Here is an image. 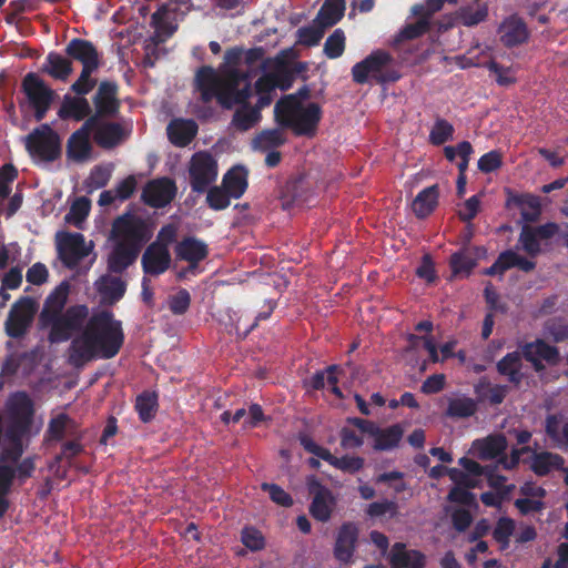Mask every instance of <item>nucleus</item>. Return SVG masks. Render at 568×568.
Segmentation results:
<instances>
[{
  "label": "nucleus",
  "mask_w": 568,
  "mask_h": 568,
  "mask_svg": "<svg viewBox=\"0 0 568 568\" xmlns=\"http://www.w3.org/2000/svg\"><path fill=\"white\" fill-rule=\"evenodd\" d=\"M306 485L308 493L313 496L310 505L311 516L321 523L328 521L335 505L332 491L314 475L307 477Z\"/></svg>",
  "instance_id": "2eb2a0df"
},
{
  "label": "nucleus",
  "mask_w": 568,
  "mask_h": 568,
  "mask_svg": "<svg viewBox=\"0 0 568 568\" xmlns=\"http://www.w3.org/2000/svg\"><path fill=\"white\" fill-rule=\"evenodd\" d=\"M358 538V525L354 521L343 523L336 531L333 547L334 558L341 564H351L357 549Z\"/></svg>",
  "instance_id": "dca6fc26"
},
{
  "label": "nucleus",
  "mask_w": 568,
  "mask_h": 568,
  "mask_svg": "<svg viewBox=\"0 0 568 568\" xmlns=\"http://www.w3.org/2000/svg\"><path fill=\"white\" fill-rule=\"evenodd\" d=\"M197 123L192 119H173L166 128L170 142L179 148L187 146L196 136Z\"/></svg>",
  "instance_id": "b1692460"
},
{
  "label": "nucleus",
  "mask_w": 568,
  "mask_h": 568,
  "mask_svg": "<svg viewBox=\"0 0 568 568\" xmlns=\"http://www.w3.org/2000/svg\"><path fill=\"white\" fill-rule=\"evenodd\" d=\"M392 568H424L426 557L419 550L406 549L404 544H395L390 555Z\"/></svg>",
  "instance_id": "cd10ccee"
},
{
  "label": "nucleus",
  "mask_w": 568,
  "mask_h": 568,
  "mask_svg": "<svg viewBox=\"0 0 568 568\" xmlns=\"http://www.w3.org/2000/svg\"><path fill=\"white\" fill-rule=\"evenodd\" d=\"M24 145L29 155L39 162H54L62 153L61 138L48 123L33 129L24 138Z\"/></svg>",
  "instance_id": "1a4fd4ad"
},
{
  "label": "nucleus",
  "mask_w": 568,
  "mask_h": 568,
  "mask_svg": "<svg viewBox=\"0 0 568 568\" xmlns=\"http://www.w3.org/2000/svg\"><path fill=\"white\" fill-rule=\"evenodd\" d=\"M530 468L537 476H547L551 470H565V458L551 452L535 453Z\"/></svg>",
  "instance_id": "7c9ffc66"
},
{
  "label": "nucleus",
  "mask_w": 568,
  "mask_h": 568,
  "mask_svg": "<svg viewBox=\"0 0 568 568\" xmlns=\"http://www.w3.org/2000/svg\"><path fill=\"white\" fill-rule=\"evenodd\" d=\"M393 57L385 50H375L364 60L355 63L352 68L353 81L357 84L375 82L385 84L396 82L400 74L394 69H389Z\"/></svg>",
  "instance_id": "6e6552de"
},
{
  "label": "nucleus",
  "mask_w": 568,
  "mask_h": 568,
  "mask_svg": "<svg viewBox=\"0 0 568 568\" xmlns=\"http://www.w3.org/2000/svg\"><path fill=\"white\" fill-rule=\"evenodd\" d=\"M263 491H267L273 503L282 507H291L294 501L292 496L276 484L263 483L261 485Z\"/></svg>",
  "instance_id": "4d7b16f0"
},
{
  "label": "nucleus",
  "mask_w": 568,
  "mask_h": 568,
  "mask_svg": "<svg viewBox=\"0 0 568 568\" xmlns=\"http://www.w3.org/2000/svg\"><path fill=\"white\" fill-rule=\"evenodd\" d=\"M286 138L281 129H267L261 131L253 140V148L261 152L276 150L285 144Z\"/></svg>",
  "instance_id": "a19ab883"
},
{
  "label": "nucleus",
  "mask_w": 568,
  "mask_h": 568,
  "mask_svg": "<svg viewBox=\"0 0 568 568\" xmlns=\"http://www.w3.org/2000/svg\"><path fill=\"white\" fill-rule=\"evenodd\" d=\"M404 435V429L400 424H394L386 428H381L376 425L372 437H374L373 448L378 452H386L396 448Z\"/></svg>",
  "instance_id": "c85d7f7f"
},
{
  "label": "nucleus",
  "mask_w": 568,
  "mask_h": 568,
  "mask_svg": "<svg viewBox=\"0 0 568 568\" xmlns=\"http://www.w3.org/2000/svg\"><path fill=\"white\" fill-rule=\"evenodd\" d=\"M439 187L437 184L423 189L414 199L412 210L417 219H426L438 205Z\"/></svg>",
  "instance_id": "c756f323"
},
{
  "label": "nucleus",
  "mask_w": 568,
  "mask_h": 568,
  "mask_svg": "<svg viewBox=\"0 0 568 568\" xmlns=\"http://www.w3.org/2000/svg\"><path fill=\"white\" fill-rule=\"evenodd\" d=\"M477 410V402L471 397L462 395L448 399L445 416L453 419H464L474 416Z\"/></svg>",
  "instance_id": "e433bc0d"
},
{
  "label": "nucleus",
  "mask_w": 568,
  "mask_h": 568,
  "mask_svg": "<svg viewBox=\"0 0 568 568\" xmlns=\"http://www.w3.org/2000/svg\"><path fill=\"white\" fill-rule=\"evenodd\" d=\"M136 190V180L134 175H129L122 181H120L112 191H114L115 196L119 201L129 200Z\"/></svg>",
  "instance_id": "69168bd1"
},
{
  "label": "nucleus",
  "mask_w": 568,
  "mask_h": 568,
  "mask_svg": "<svg viewBox=\"0 0 568 568\" xmlns=\"http://www.w3.org/2000/svg\"><path fill=\"white\" fill-rule=\"evenodd\" d=\"M558 230V224L554 222H548L539 226L525 224L521 227L518 242L530 257H536L541 253L540 240L551 239Z\"/></svg>",
  "instance_id": "a211bd4d"
},
{
  "label": "nucleus",
  "mask_w": 568,
  "mask_h": 568,
  "mask_svg": "<svg viewBox=\"0 0 568 568\" xmlns=\"http://www.w3.org/2000/svg\"><path fill=\"white\" fill-rule=\"evenodd\" d=\"M507 440L504 435L488 436L479 442V456L481 459H494L505 453Z\"/></svg>",
  "instance_id": "37998d69"
},
{
  "label": "nucleus",
  "mask_w": 568,
  "mask_h": 568,
  "mask_svg": "<svg viewBox=\"0 0 568 568\" xmlns=\"http://www.w3.org/2000/svg\"><path fill=\"white\" fill-rule=\"evenodd\" d=\"M449 265L454 275L463 274L468 276L477 265V261L468 250H463L455 252L450 256Z\"/></svg>",
  "instance_id": "c03bdc74"
},
{
  "label": "nucleus",
  "mask_w": 568,
  "mask_h": 568,
  "mask_svg": "<svg viewBox=\"0 0 568 568\" xmlns=\"http://www.w3.org/2000/svg\"><path fill=\"white\" fill-rule=\"evenodd\" d=\"M190 185L193 192L204 193L216 180L217 164L210 153H195L190 163Z\"/></svg>",
  "instance_id": "ddd939ff"
},
{
  "label": "nucleus",
  "mask_w": 568,
  "mask_h": 568,
  "mask_svg": "<svg viewBox=\"0 0 568 568\" xmlns=\"http://www.w3.org/2000/svg\"><path fill=\"white\" fill-rule=\"evenodd\" d=\"M515 531V521L509 517H501L497 520L493 530V538L499 544L501 550L509 547V538Z\"/></svg>",
  "instance_id": "09e8293b"
},
{
  "label": "nucleus",
  "mask_w": 568,
  "mask_h": 568,
  "mask_svg": "<svg viewBox=\"0 0 568 568\" xmlns=\"http://www.w3.org/2000/svg\"><path fill=\"white\" fill-rule=\"evenodd\" d=\"M546 331L555 343H561L568 339V323L562 318L547 321Z\"/></svg>",
  "instance_id": "bf43d9fd"
},
{
  "label": "nucleus",
  "mask_w": 568,
  "mask_h": 568,
  "mask_svg": "<svg viewBox=\"0 0 568 568\" xmlns=\"http://www.w3.org/2000/svg\"><path fill=\"white\" fill-rule=\"evenodd\" d=\"M247 170L242 165L230 169L222 179V186L233 196L240 199L247 189Z\"/></svg>",
  "instance_id": "2f4dec72"
},
{
  "label": "nucleus",
  "mask_w": 568,
  "mask_h": 568,
  "mask_svg": "<svg viewBox=\"0 0 568 568\" xmlns=\"http://www.w3.org/2000/svg\"><path fill=\"white\" fill-rule=\"evenodd\" d=\"M21 91L34 112L36 121L41 122L55 99V91L34 72H29L23 77Z\"/></svg>",
  "instance_id": "9d476101"
},
{
  "label": "nucleus",
  "mask_w": 568,
  "mask_h": 568,
  "mask_svg": "<svg viewBox=\"0 0 568 568\" xmlns=\"http://www.w3.org/2000/svg\"><path fill=\"white\" fill-rule=\"evenodd\" d=\"M398 511V505L394 500H382L369 504L366 508V515L371 518L382 517L389 514L390 517H395Z\"/></svg>",
  "instance_id": "5fc2aeb1"
},
{
  "label": "nucleus",
  "mask_w": 568,
  "mask_h": 568,
  "mask_svg": "<svg viewBox=\"0 0 568 568\" xmlns=\"http://www.w3.org/2000/svg\"><path fill=\"white\" fill-rule=\"evenodd\" d=\"M69 294L70 284L62 281L45 297L39 314V327L50 328L48 341L51 344L64 343L75 333H82L89 320V307L85 304H75L65 308Z\"/></svg>",
  "instance_id": "f03ea898"
},
{
  "label": "nucleus",
  "mask_w": 568,
  "mask_h": 568,
  "mask_svg": "<svg viewBox=\"0 0 568 568\" xmlns=\"http://www.w3.org/2000/svg\"><path fill=\"white\" fill-rule=\"evenodd\" d=\"M18 170L12 163L0 168V197L7 199L11 193V183L18 178Z\"/></svg>",
  "instance_id": "6e6d98bb"
},
{
  "label": "nucleus",
  "mask_w": 568,
  "mask_h": 568,
  "mask_svg": "<svg viewBox=\"0 0 568 568\" xmlns=\"http://www.w3.org/2000/svg\"><path fill=\"white\" fill-rule=\"evenodd\" d=\"M194 82L202 102L209 103L215 98L226 110L252 95L250 74L235 68L229 69L221 78L213 67L203 65L196 71Z\"/></svg>",
  "instance_id": "20e7f679"
},
{
  "label": "nucleus",
  "mask_w": 568,
  "mask_h": 568,
  "mask_svg": "<svg viewBox=\"0 0 568 568\" xmlns=\"http://www.w3.org/2000/svg\"><path fill=\"white\" fill-rule=\"evenodd\" d=\"M480 197L478 194L470 196L465 201L464 207L459 210L458 216L463 222H471L479 212Z\"/></svg>",
  "instance_id": "774afa93"
},
{
  "label": "nucleus",
  "mask_w": 568,
  "mask_h": 568,
  "mask_svg": "<svg viewBox=\"0 0 568 568\" xmlns=\"http://www.w3.org/2000/svg\"><path fill=\"white\" fill-rule=\"evenodd\" d=\"M176 256L180 260L192 263L194 266L209 255V247L205 242L194 236H186L175 247Z\"/></svg>",
  "instance_id": "bb28decb"
},
{
  "label": "nucleus",
  "mask_w": 568,
  "mask_h": 568,
  "mask_svg": "<svg viewBox=\"0 0 568 568\" xmlns=\"http://www.w3.org/2000/svg\"><path fill=\"white\" fill-rule=\"evenodd\" d=\"M455 129L447 120L438 118L429 132V142L433 145H443L453 140Z\"/></svg>",
  "instance_id": "de8ad7c7"
},
{
  "label": "nucleus",
  "mask_w": 568,
  "mask_h": 568,
  "mask_svg": "<svg viewBox=\"0 0 568 568\" xmlns=\"http://www.w3.org/2000/svg\"><path fill=\"white\" fill-rule=\"evenodd\" d=\"M428 30L429 21L427 19H418L416 22L405 26L396 36L394 43L398 44L405 40L417 39L428 32Z\"/></svg>",
  "instance_id": "603ef678"
},
{
  "label": "nucleus",
  "mask_w": 568,
  "mask_h": 568,
  "mask_svg": "<svg viewBox=\"0 0 568 568\" xmlns=\"http://www.w3.org/2000/svg\"><path fill=\"white\" fill-rule=\"evenodd\" d=\"M501 43L507 48H514L528 40L529 32L525 21L513 14L506 18L498 30Z\"/></svg>",
  "instance_id": "5701e85b"
},
{
  "label": "nucleus",
  "mask_w": 568,
  "mask_h": 568,
  "mask_svg": "<svg viewBox=\"0 0 568 568\" xmlns=\"http://www.w3.org/2000/svg\"><path fill=\"white\" fill-rule=\"evenodd\" d=\"M48 277L49 271L41 262H37L30 266L26 274L27 282L38 286L44 284L48 281Z\"/></svg>",
  "instance_id": "338daca9"
},
{
  "label": "nucleus",
  "mask_w": 568,
  "mask_h": 568,
  "mask_svg": "<svg viewBox=\"0 0 568 568\" xmlns=\"http://www.w3.org/2000/svg\"><path fill=\"white\" fill-rule=\"evenodd\" d=\"M344 12L345 0H325L315 17V23L328 29L342 20Z\"/></svg>",
  "instance_id": "473e14b6"
},
{
  "label": "nucleus",
  "mask_w": 568,
  "mask_h": 568,
  "mask_svg": "<svg viewBox=\"0 0 568 568\" xmlns=\"http://www.w3.org/2000/svg\"><path fill=\"white\" fill-rule=\"evenodd\" d=\"M478 170L483 173H491L503 165V158L499 151L493 150L478 160Z\"/></svg>",
  "instance_id": "052dcab7"
},
{
  "label": "nucleus",
  "mask_w": 568,
  "mask_h": 568,
  "mask_svg": "<svg viewBox=\"0 0 568 568\" xmlns=\"http://www.w3.org/2000/svg\"><path fill=\"white\" fill-rule=\"evenodd\" d=\"M121 321L103 310L89 317L82 333L74 337L68 349V361L74 367L102 358L115 357L124 344Z\"/></svg>",
  "instance_id": "f257e3e1"
},
{
  "label": "nucleus",
  "mask_w": 568,
  "mask_h": 568,
  "mask_svg": "<svg viewBox=\"0 0 568 568\" xmlns=\"http://www.w3.org/2000/svg\"><path fill=\"white\" fill-rule=\"evenodd\" d=\"M47 435L50 440L61 442L65 436L77 437V423L69 415L61 413L51 418Z\"/></svg>",
  "instance_id": "72a5a7b5"
},
{
  "label": "nucleus",
  "mask_w": 568,
  "mask_h": 568,
  "mask_svg": "<svg viewBox=\"0 0 568 568\" xmlns=\"http://www.w3.org/2000/svg\"><path fill=\"white\" fill-rule=\"evenodd\" d=\"M523 358L531 364L536 373H541L546 369L544 362L550 366L559 363L560 353L558 347L548 344L542 338H536L534 342L521 345L520 351H514L503 356L496 363V371L499 375L507 377V381L516 388L524 379Z\"/></svg>",
  "instance_id": "39448f33"
},
{
  "label": "nucleus",
  "mask_w": 568,
  "mask_h": 568,
  "mask_svg": "<svg viewBox=\"0 0 568 568\" xmlns=\"http://www.w3.org/2000/svg\"><path fill=\"white\" fill-rule=\"evenodd\" d=\"M191 304V295L187 290L181 288L169 297V308L174 315H183Z\"/></svg>",
  "instance_id": "13d9d810"
},
{
  "label": "nucleus",
  "mask_w": 568,
  "mask_h": 568,
  "mask_svg": "<svg viewBox=\"0 0 568 568\" xmlns=\"http://www.w3.org/2000/svg\"><path fill=\"white\" fill-rule=\"evenodd\" d=\"M326 29L321 24L315 23V19L312 24L302 27L297 30V43L305 47H315L320 43L324 37Z\"/></svg>",
  "instance_id": "a18cd8bd"
},
{
  "label": "nucleus",
  "mask_w": 568,
  "mask_h": 568,
  "mask_svg": "<svg viewBox=\"0 0 568 568\" xmlns=\"http://www.w3.org/2000/svg\"><path fill=\"white\" fill-rule=\"evenodd\" d=\"M152 235L153 225L142 215L126 211L115 217L110 232L113 245L108 255L109 272L123 273L136 261Z\"/></svg>",
  "instance_id": "7ed1b4c3"
},
{
  "label": "nucleus",
  "mask_w": 568,
  "mask_h": 568,
  "mask_svg": "<svg viewBox=\"0 0 568 568\" xmlns=\"http://www.w3.org/2000/svg\"><path fill=\"white\" fill-rule=\"evenodd\" d=\"M126 291V284L120 277L102 276L98 282V292L110 303L120 301Z\"/></svg>",
  "instance_id": "58836bf2"
},
{
  "label": "nucleus",
  "mask_w": 568,
  "mask_h": 568,
  "mask_svg": "<svg viewBox=\"0 0 568 568\" xmlns=\"http://www.w3.org/2000/svg\"><path fill=\"white\" fill-rule=\"evenodd\" d=\"M40 71L54 80L67 82L74 69L69 55L51 51L47 54Z\"/></svg>",
  "instance_id": "393cba45"
},
{
  "label": "nucleus",
  "mask_w": 568,
  "mask_h": 568,
  "mask_svg": "<svg viewBox=\"0 0 568 568\" xmlns=\"http://www.w3.org/2000/svg\"><path fill=\"white\" fill-rule=\"evenodd\" d=\"M488 17V4L475 0L473 4L460 7L456 11V21L465 27H475Z\"/></svg>",
  "instance_id": "c9c22d12"
},
{
  "label": "nucleus",
  "mask_w": 568,
  "mask_h": 568,
  "mask_svg": "<svg viewBox=\"0 0 568 568\" xmlns=\"http://www.w3.org/2000/svg\"><path fill=\"white\" fill-rule=\"evenodd\" d=\"M94 124L84 121L82 126L73 132L68 139L67 156L75 162L87 161L92 152L90 133Z\"/></svg>",
  "instance_id": "4be33fe9"
},
{
  "label": "nucleus",
  "mask_w": 568,
  "mask_h": 568,
  "mask_svg": "<svg viewBox=\"0 0 568 568\" xmlns=\"http://www.w3.org/2000/svg\"><path fill=\"white\" fill-rule=\"evenodd\" d=\"M305 178L303 175H295L290 178L280 190V197L284 207H290L298 201L306 200Z\"/></svg>",
  "instance_id": "4c0bfd02"
},
{
  "label": "nucleus",
  "mask_w": 568,
  "mask_h": 568,
  "mask_svg": "<svg viewBox=\"0 0 568 568\" xmlns=\"http://www.w3.org/2000/svg\"><path fill=\"white\" fill-rule=\"evenodd\" d=\"M112 171L108 166L95 165L89 175V186L93 189H102L104 187L110 179Z\"/></svg>",
  "instance_id": "e2e57ef3"
},
{
  "label": "nucleus",
  "mask_w": 568,
  "mask_h": 568,
  "mask_svg": "<svg viewBox=\"0 0 568 568\" xmlns=\"http://www.w3.org/2000/svg\"><path fill=\"white\" fill-rule=\"evenodd\" d=\"M118 94L119 85L115 81H101L92 97L94 113H92V115H90L85 121L95 125L98 120L115 118L121 108Z\"/></svg>",
  "instance_id": "f8f14e48"
},
{
  "label": "nucleus",
  "mask_w": 568,
  "mask_h": 568,
  "mask_svg": "<svg viewBox=\"0 0 568 568\" xmlns=\"http://www.w3.org/2000/svg\"><path fill=\"white\" fill-rule=\"evenodd\" d=\"M11 424L7 429L26 433L31 426L34 408L30 396L26 392H17L8 402Z\"/></svg>",
  "instance_id": "f3484780"
},
{
  "label": "nucleus",
  "mask_w": 568,
  "mask_h": 568,
  "mask_svg": "<svg viewBox=\"0 0 568 568\" xmlns=\"http://www.w3.org/2000/svg\"><path fill=\"white\" fill-rule=\"evenodd\" d=\"M245 99L236 102L239 108L235 110L232 118V125L239 131H247L252 129L262 118L257 109L252 106Z\"/></svg>",
  "instance_id": "f704fd0d"
},
{
  "label": "nucleus",
  "mask_w": 568,
  "mask_h": 568,
  "mask_svg": "<svg viewBox=\"0 0 568 568\" xmlns=\"http://www.w3.org/2000/svg\"><path fill=\"white\" fill-rule=\"evenodd\" d=\"M64 53L69 55L72 64L77 61L82 65L80 75L71 84L70 90L78 95H87L98 83L92 74L102 64L101 53L91 41L82 38L71 39L64 48Z\"/></svg>",
  "instance_id": "0eeeda50"
},
{
  "label": "nucleus",
  "mask_w": 568,
  "mask_h": 568,
  "mask_svg": "<svg viewBox=\"0 0 568 568\" xmlns=\"http://www.w3.org/2000/svg\"><path fill=\"white\" fill-rule=\"evenodd\" d=\"M346 37L342 29H335L324 43L323 52L328 59H337L345 51Z\"/></svg>",
  "instance_id": "49530a36"
},
{
  "label": "nucleus",
  "mask_w": 568,
  "mask_h": 568,
  "mask_svg": "<svg viewBox=\"0 0 568 568\" xmlns=\"http://www.w3.org/2000/svg\"><path fill=\"white\" fill-rule=\"evenodd\" d=\"M300 443L307 453L325 460L343 473L356 474L364 467L365 460L363 457L349 455L336 457L327 448L315 443L310 436H302Z\"/></svg>",
  "instance_id": "4468645a"
},
{
  "label": "nucleus",
  "mask_w": 568,
  "mask_h": 568,
  "mask_svg": "<svg viewBox=\"0 0 568 568\" xmlns=\"http://www.w3.org/2000/svg\"><path fill=\"white\" fill-rule=\"evenodd\" d=\"M487 69L496 75V82L501 87H507L516 82V78L511 75V69L503 67L496 61H489Z\"/></svg>",
  "instance_id": "0e129e2a"
},
{
  "label": "nucleus",
  "mask_w": 568,
  "mask_h": 568,
  "mask_svg": "<svg viewBox=\"0 0 568 568\" xmlns=\"http://www.w3.org/2000/svg\"><path fill=\"white\" fill-rule=\"evenodd\" d=\"M98 120L92 126L93 140L102 149L111 150L122 143L130 132L119 122Z\"/></svg>",
  "instance_id": "aec40b11"
},
{
  "label": "nucleus",
  "mask_w": 568,
  "mask_h": 568,
  "mask_svg": "<svg viewBox=\"0 0 568 568\" xmlns=\"http://www.w3.org/2000/svg\"><path fill=\"white\" fill-rule=\"evenodd\" d=\"M521 205H525L527 207H523L520 215L521 219L527 222H535L539 219L541 209L539 200L535 196H528L526 199L520 200L519 202Z\"/></svg>",
  "instance_id": "680f3d73"
},
{
  "label": "nucleus",
  "mask_w": 568,
  "mask_h": 568,
  "mask_svg": "<svg viewBox=\"0 0 568 568\" xmlns=\"http://www.w3.org/2000/svg\"><path fill=\"white\" fill-rule=\"evenodd\" d=\"M158 395L154 392H143L136 397L135 410L143 423L151 422L158 409Z\"/></svg>",
  "instance_id": "79ce46f5"
},
{
  "label": "nucleus",
  "mask_w": 568,
  "mask_h": 568,
  "mask_svg": "<svg viewBox=\"0 0 568 568\" xmlns=\"http://www.w3.org/2000/svg\"><path fill=\"white\" fill-rule=\"evenodd\" d=\"M274 118L281 128L291 129L297 136H313L322 119V109L315 102L303 105L290 94L276 102Z\"/></svg>",
  "instance_id": "423d86ee"
},
{
  "label": "nucleus",
  "mask_w": 568,
  "mask_h": 568,
  "mask_svg": "<svg viewBox=\"0 0 568 568\" xmlns=\"http://www.w3.org/2000/svg\"><path fill=\"white\" fill-rule=\"evenodd\" d=\"M475 394L487 398L491 405H499L506 398L509 387L507 385H491L487 377H481L474 387Z\"/></svg>",
  "instance_id": "ea45409f"
},
{
  "label": "nucleus",
  "mask_w": 568,
  "mask_h": 568,
  "mask_svg": "<svg viewBox=\"0 0 568 568\" xmlns=\"http://www.w3.org/2000/svg\"><path fill=\"white\" fill-rule=\"evenodd\" d=\"M37 302L30 296H21L11 306L4 323L6 334L11 338L23 337L31 327L37 314Z\"/></svg>",
  "instance_id": "9b49d317"
},
{
  "label": "nucleus",
  "mask_w": 568,
  "mask_h": 568,
  "mask_svg": "<svg viewBox=\"0 0 568 568\" xmlns=\"http://www.w3.org/2000/svg\"><path fill=\"white\" fill-rule=\"evenodd\" d=\"M241 541L251 551H258L265 547V538L255 527H244L241 532Z\"/></svg>",
  "instance_id": "864d4df0"
},
{
  "label": "nucleus",
  "mask_w": 568,
  "mask_h": 568,
  "mask_svg": "<svg viewBox=\"0 0 568 568\" xmlns=\"http://www.w3.org/2000/svg\"><path fill=\"white\" fill-rule=\"evenodd\" d=\"M176 194V186L173 180L162 178L149 182L142 192V200L154 209L168 205Z\"/></svg>",
  "instance_id": "6ab92c4d"
},
{
  "label": "nucleus",
  "mask_w": 568,
  "mask_h": 568,
  "mask_svg": "<svg viewBox=\"0 0 568 568\" xmlns=\"http://www.w3.org/2000/svg\"><path fill=\"white\" fill-rule=\"evenodd\" d=\"M285 78L288 80L287 71H276L273 73H266L260 77L255 84L254 89L256 93H273L277 85H282V79Z\"/></svg>",
  "instance_id": "8fccbe9b"
},
{
  "label": "nucleus",
  "mask_w": 568,
  "mask_h": 568,
  "mask_svg": "<svg viewBox=\"0 0 568 568\" xmlns=\"http://www.w3.org/2000/svg\"><path fill=\"white\" fill-rule=\"evenodd\" d=\"M142 268L145 274L158 276L164 273L171 263V255L165 244L153 242L142 255Z\"/></svg>",
  "instance_id": "412c9836"
},
{
  "label": "nucleus",
  "mask_w": 568,
  "mask_h": 568,
  "mask_svg": "<svg viewBox=\"0 0 568 568\" xmlns=\"http://www.w3.org/2000/svg\"><path fill=\"white\" fill-rule=\"evenodd\" d=\"M206 191V203L210 209L222 211L230 206L233 196L222 185L213 186Z\"/></svg>",
  "instance_id": "3c124183"
},
{
  "label": "nucleus",
  "mask_w": 568,
  "mask_h": 568,
  "mask_svg": "<svg viewBox=\"0 0 568 568\" xmlns=\"http://www.w3.org/2000/svg\"><path fill=\"white\" fill-rule=\"evenodd\" d=\"M90 115H92V109L85 95L77 94V97H71L65 94L58 110V116L62 120L73 119L82 121L87 120Z\"/></svg>",
  "instance_id": "a878e982"
}]
</instances>
